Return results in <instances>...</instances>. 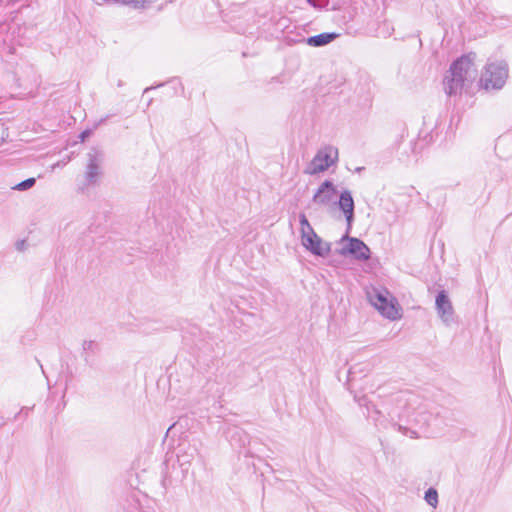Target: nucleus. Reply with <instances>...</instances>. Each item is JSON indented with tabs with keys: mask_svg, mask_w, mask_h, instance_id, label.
<instances>
[{
	"mask_svg": "<svg viewBox=\"0 0 512 512\" xmlns=\"http://www.w3.org/2000/svg\"><path fill=\"white\" fill-rule=\"evenodd\" d=\"M307 2H308V3H310V4H312V5H314V6L316 5V4H315V0H307Z\"/></svg>",
	"mask_w": 512,
	"mask_h": 512,
	"instance_id": "6ab92c4d",
	"label": "nucleus"
},
{
	"mask_svg": "<svg viewBox=\"0 0 512 512\" xmlns=\"http://www.w3.org/2000/svg\"><path fill=\"white\" fill-rule=\"evenodd\" d=\"M104 160L102 151L97 148H91L87 153V165L85 179L89 185H95L102 174L101 166Z\"/></svg>",
	"mask_w": 512,
	"mask_h": 512,
	"instance_id": "423d86ee",
	"label": "nucleus"
},
{
	"mask_svg": "<svg viewBox=\"0 0 512 512\" xmlns=\"http://www.w3.org/2000/svg\"><path fill=\"white\" fill-rule=\"evenodd\" d=\"M301 225V243L310 253L320 257H326L330 253V243L323 241L310 225L305 214L299 215Z\"/></svg>",
	"mask_w": 512,
	"mask_h": 512,
	"instance_id": "f03ea898",
	"label": "nucleus"
},
{
	"mask_svg": "<svg viewBox=\"0 0 512 512\" xmlns=\"http://www.w3.org/2000/svg\"><path fill=\"white\" fill-rule=\"evenodd\" d=\"M96 5H104V4H108L110 2L112 3H115L116 4V0H92Z\"/></svg>",
	"mask_w": 512,
	"mask_h": 512,
	"instance_id": "f3484780",
	"label": "nucleus"
},
{
	"mask_svg": "<svg viewBox=\"0 0 512 512\" xmlns=\"http://www.w3.org/2000/svg\"><path fill=\"white\" fill-rule=\"evenodd\" d=\"M475 57L474 53H470L453 62L449 74L444 79V90L447 95H456L472 85L477 77Z\"/></svg>",
	"mask_w": 512,
	"mask_h": 512,
	"instance_id": "f257e3e1",
	"label": "nucleus"
},
{
	"mask_svg": "<svg viewBox=\"0 0 512 512\" xmlns=\"http://www.w3.org/2000/svg\"><path fill=\"white\" fill-rule=\"evenodd\" d=\"M343 240H348V246L342 249V254L349 253L358 260H368L370 258V249L368 246L358 238L343 237Z\"/></svg>",
	"mask_w": 512,
	"mask_h": 512,
	"instance_id": "1a4fd4ad",
	"label": "nucleus"
},
{
	"mask_svg": "<svg viewBox=\"0 0 512 512\" xmlns=\"http://www.w3.org/2000/svg\"><path fill=\"white\" fill-rule=\"evenodd\" d=\"M188 450L189 451H187L181 455H178V461L180 462L181 466H183L185 464H189L190 458H193L195 453H198V451L195 447H190Z\"/></svg>",
	"mask_w": 512,
	"mask_h": 512,
	"instance_id": "ddd939ff",
	"label": "nucleus"
},
{
	"mask_svg": "<svg viewBox=\"0 0 512 512\" xmlns=\"http://www.w3.org/2000/svg\"><path fill=\"white\" fill-rule=\"evenodd\" d=\"M339 35L337 33H321L307 39V44L313 47H320L334 41Z\"/></svg>",
	"mask_w": 512,
	"mask_h": 512,
	"instance_id": "9b49d317",
	"label": "nucleus"
},
{
	"mask_svg": "<svg viewBox=\"0 0 512 512\" xmlns=\"http://www.w3.org/2000/svg\"><path fill=\"white\" fill-rule=\"evenodd\" d=\"M153 2L154 0H116V4L128 6L136 10L145 9Z\"/></svg>",
	"mask_w": 512,
	"mask_h": 512,
	"instance_id": "f8f14e48",
	"label": "nucleus"
},
{
	"mask_svg": "<svg viewBox=\"0 0 512 512\" xmlns=\"http://www.w3.org/2000/svg\"><path fill=\"white\" fill-rule=\"evenodd\" d=\"M425 500L432 507H436L438 503V493L434 488H429L425 492Z\"/></svg>",
	"mask_w": 512,
	"mask_h": 512,
	"instance_id": "4468645a",
	"label": "nucleus"
},
{
	"mask_svg": "<svg viewBox=\"0 0 512 512\" xmlns=\"http://www.w3.org/2000/svg\"><path fill=\"white\" fill-rule=\"evenodd\" d=\"M336 193L335 185L325 180L313 195L312 202L320 207H328L334 202Z\"/></svg>",
	"mask_w": 512,
	"mask_h": 512,
	"instance_id": "6e6552de",
	"label": "nucleus"
},
{
	"mask_svg": "<svg viewBox=\"0 0 512 512\" xmlns=\"http://www.w3.org/2000/svg\"><path fill=\"white\" fill-rule=\"evenodd\" d=\"M35 182H36L35 178H28V179L18 183L13 188L16 190H19V191H25V190L31 188L32 186H34Z\"/></svg>",
	"mask_w": 512,
	"mask_h": 512,
	"instance_id": "2eb2a0df",
	"label": "nucleus"
},
{
	"mask_svg": "<svg viewBox=\"0 0 512 512\" xmlns=\"http://www.w3.org/2000/svg\"><path fill=\"white\" fill-rule=\"evenodd\" d=\"M87 135H88V132L84 131V132L81 133L80 137H81L82 140H84Z\"/></svg>",
	"mask_w": 512,
	"mask_h": 512,
	"instance_id": "a211bd4d",
	"label": "nucleus"
},
{
	"mask_svg": "<svg viewBox=\"0 0 512 512\" xmlns=\"http://www.w3.org/2000/svg\"><path fill=\"white\" fill-rule=\"evenodd\" d=\"M435 308L443 324L450 327L456 322L455 310L446 291H440L435 299Z\"/></svg>",
	"mask_w": 512,
	"mask_h": 512,
	"instance_id": "0eeeda50",
	"label": "nucleus"
},
{
	"mask_svg": "<svg viewBox=\"0 0 512 512\" xmlns=\"http://www.w3.org/2000/svg\"><path fill=\"white\" fill-rule=\"evenodd\" d=\"M367 297L384 317L390 320H396L400 317L395 299L387 289L372 287L367 291Z\"/></svg>",
	"mask_w": 512,
	"mask_h": 512,
	"instance_id": "7ed1b4c3",
	"label": "nucleus"
},
{
	"mask_svg": "<svg viewBox=\"0 0 512 512\" xmlns=\"http://www.w3.org/2000/svg\"><path fill=\"white\" fill-rule=\"evenodd\" d=\"M338 149L331 145L320 148L304 169L306 175H316L328 170L338 161Z\"/></svg>",
	"mask_w": 512,
	"mask_h": 512,
	"instance_id": "20e7f679",
	"label": "nucleus"
},
{
	"mask_svg": "<svg viewBox=\"0 0 512 512\" xmlns=\"http://www.w3.org/2000/svg\"><path fill=\"white\" fill-rule=\"evenodd\" d=\"M508 77V67L503 61L488 63L480 83L486 89H501Z\"/></svg>",
	"mask_w": 512,
	"mask_h": 512,
	"instance_id": "39448f33",
	"label": "nucleus"
},
{
	"mask_svg": "<svg viewBox=\"0 0 512 512\" xmlns=\"http://www.w3.org/2000/svg\"><path fill=\"white\" fill-rule=\"evenodd\" d=\"M96 348V343L93 340H84L82 342V349L86 352H94Z\"/></svg>",
	"mask_w": 512,
	"mask_h": 512,
	"instance_id": "dca6fc26",
	"label": "nucleus"
},
{
	"mask_svg": "<svg viewBox=\"0 0 512 512\" xmlns=\"http://www.w3.org/2000/svg\"><path fill=\"white\" fill-rule=\"evenodd\" d=\"M338 206L344 213L348 228H350L354 219V200L349 190H343L340 193Z\"/></svg>",
	"mask_w": 512,
	"mask_h": 512,
	"instance_id": "9d476101",
	"label": "nucleus"
}]
</instances>
